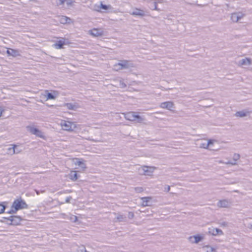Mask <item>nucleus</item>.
I'll return each instance as SVG.
<instances>
[{
    "instance_id": "f704fd0d",
    "label": "nucleus",
    "mask_w": 252,
    "mask_h": 252,
    "mask_svg": "<svg viewBox=\"0 0 252 252\" xmlns=\"http://www.w3.org/2000/svg\"><path fill=\"white\" fill-rule=\"evenodd\" d=\"M17 211H16L15 209L14 208H12V206H11V209L7 212V213L8 214H14L16 213Z\"/></svg>"
},
{
    "instance_id": "7c9ffc66",
    "label": "nucleus",
    "mask_w": 252,
    "mask_h": 252,
    "mask_svg": "<svg viewBox=\"0 0 252 252\" xmlns=\"http://www.w3.org/2000/svg\"><path fill=\"white\" fill-rule=\"evenodd\" d=\"M34 190L36 192L37 195H39L40 193H43L45 192V190L44 189H35Z\"/></svg>"
},
{
    "instance_id": "f03ea898",
    "label": "nucleus",
    "mask_w": 252,
    "mask_h": 252,
    "mask_svg": "<svg viewBox=\"0 0 252 252\" xmlns=\"http://www.w3.org/2000/svg\"><path fill=\"white\" fill-rule=\"evenodd\" d=\"M28 207L25 201L22 199H16L12 204V208L15 209L17 211L23 209H27Z\"/></svg>"
},
{
    "instance_id": "58836bf2",
    "label": "nucleus",
    "mask_w": 252,
    "mask_h": 252,
    "mask_svg": "<svg viewBox=\"0 0 252 252\" xmlns=\"http://www.w3.org/2000/svg\"><path fill=\"white\" fill-rule=\"evenodd\" d=\"M65 0H57V3L58 5H62L64 3Z\"/></svg>"
},
{
    "instance_id": "1a4fd4ad",
    "label": "nucleus",
    "mask_w": 252,
    "mask_h": 252,
    "mask_svg": "<svg viewBox=\"0 0 252 252\" xmlns=\"http://www.w3.org/2000/svg\"><path fill=\"white\" fill-rule=\"evenodd\" d=\"M208 232L214 236H216L217 235H221L223 234L221 229L217 228H215L213 227L209 228Z\"/></svg>"
},
{
    "instance_id": "0eeeda50",
    "label": "nucleus",
    "mask_w": 252,
    "mask_h": 252,
    "mask_svg": "<svg viewBox=\"0 0 252 252\" xmlns=\"http://www.w3.org/2000/svg\"><path fill=\"white\" fill-rule=\"evenodd\" d=\"M73 124L71 122L68 121H63L61 122V126L63 130L66 131H72V125Z\"/></svg>"
},
{
    "instance_id": "bb28decb",
    "label": "nucleus",
    "mask_w": 252,
    "mask_h": 252,
    "mask_svg": "<svg viewBox=\"0 0 252 252\" xmlns=\"http://www.w3.org/2000/svg\"><path fill=\"white\" fill-rule=\"evenodd\" d=\"M67 108L69 110H74L75 108V105L71 103H68L66 104Z\"/></svg>"
},
{
    "instance_id": "f8f14e48",
    "label": "nucleus",
    "mask_w": 252,
    "mask_h": 252,
    "mask_svg": "<svg viewBox=\"0 0 252 252\" xmlns=\"http://www.w3.org/2000/svg\"><path fill=\"white\" fill-rule=\"evenodd\" d=\"M243 16V14L241 13H234L232 14L231 19L233 22H237Z\"/></svg>"
},
{
    "instance_id": "09e8293b",
    "label": "nucleus",
    "mask_w": 252,
    "mask_h": 252,
    "mask_svg": "<svg viewBox=\"0 0 252 252\" xmlns=\"http://www.w3.org/2000/svg\"><path fill=\"white\" fill-rule=\"evenodd\" d=\"M147 2H150L152 0H144Z\"/></svg>"
},
{
    "instance_id": "39448f33",
    "label": "nucleus",
    "mask_w": 252,
    "mask_h": 252,
    "mask_svg": "<svg viewBox=\"0 0 252 252\" xmlns=\"http://www.w3.org/2000/svg\"><path fill=\"white\" fill-rule=\"evenodd\" d=\"M115 66L119 67L118 69H123L128 68L133 66V65L132 63H130L128 61L123 60L120 63H118L117 64H116Z\"/></svg>"
},
{
    "instance_id": "a19ab883",
    "label": "nucleus",
    "mask_w": 252,
    "mask_h": 252,
    "mask_svg": "<svg viewBox=\"0 0 252 252\" xmlns=\"http://www.w3.org/2000/svg\"><path fill=\"white\" fill-rule=\"evenodd\" d=\"M72 199V197L71 196H68L65 199V202L66 203H69L70 201V200Z\"/></svg>"
},
{
    "instance_id": "f3484780",
    "label": "nucleus",
    "mask_w": 252,
    "mask_h": 252,
    "mask_svg": "<svg viewBox=\"0 0 252 252\" xmlns=\"http://www.w3.org/2000/svg\"><path fill=\"white\" fill-rule=\"evenodd\" d=\"M65 44V42L63 40H59L56 43L54 44V46L57 49H62L63 48V45Z\"/></svg>"
},
{
    "instance_id": "c03bdc74",
    "label": "nucleus",
    "mask_w": 252,
    "mask_h": 252,
    "mask_svg": "<svg viewBox=\"0 0 252 252\" xmlns=\"http://www.w3.org/2000/svg\"><path fill=\"white\" fill-rule=\"evenodd\" d=\"M207 144H208V146L213 144V141L211 140H209L207 142Z\"/></svg>"
},
{
    "instance_id": "cd10ccee",
    "label": "nucleus",
    "mask_w": 252,
    "mask_h": 252,
    "mask_svg": "<svg viewBox=\"0 0 252 252\" xmlns=\"http://www.w3.org/2000/svg\"><path fill=\"white\" fill-rule=\"evenodd\" d=\"M47 98L48 99H53L55 98L54 95L51 93H48L47 94Z\"/></svg>"
},
{
    "instance_id": "c9c22d12",
    "label": "nucleus",
    "mask_w": 252,
    "mask_h": 252,
    "mask_svg": "<svg viewBox=\"0 0 252 252\" xmlns=\"http://www.w3.org/2000/svg\"><path fill=\"white\" fill-rule=\"evenodd\" d=\"M204 248L207 249V252H212L214 250L213 248L209 246H206Z\"/></svg>"
},
{
    "instance_id": "a211bd4d",
    "label": "nucleus",
    "mask_w": 252,
    "mask_h": 252,
    "mask_svg": "<svg viewBox=\"0 0 252 252\" xmlns=\"http://www.w3.org/2000/svg\"><path fill=\"white\" fill-rule=\"evenodd\" d=\"M151 197H142L141 199L142 200V205L143 206H149L148 202L151 200Z\"/></svg>"
},
{
    "instance_id": "ddd939ff",
    "label": "nucleus",
    "mask_w": 252,
    "mask_h": 252,
    "mask_svg": "<svg viewBox=\"0 0 252 252\" xmlns=\"http://www.w3.org/2000/svg\"><path fill=\"white\" fill-rule=\"evenodd\" d=\"M218 206L221 208H227L230 205V202L226 199L220 200L217 204Z\"/></svg>"
},
{
    "instance_id": "79ce46f5",
    "label": "nucleus",
    "mask_w": 252,
    "mask_h": 252,
    "mask_svg": "<svg viewBox=\"0 0 252 252\" xmlns=\"http://www.w3.org/2000/svg\"><path fill=\"white\" fill-rule=\"evenodd\" d=\"M236 161H235V160H233L232 161H228L227 163L228 164H230L231 165H236L237 163H236Z\"/></svg>"
},
{
    "instance_id": "c756f323",
    "label": "nucleus",
    "mask_w": 252,
    "mask_h": 252,
    "mask_svg": "<svg viewBox=\"0 0 252 252\" xmlns=\"http://www.w3.org/2000/svg\"><path fill=\"white\" fill-rule=\"evenodd\" d=\"M240 156L238 154H234L233 156V160L237 161L240 158Z\"/></svg>"
},
{
    "instance_id": "f257e3e1",
    "label": "nucleus",
    "mask_w": 252,
    "mask_h": 252,
    "mask_svg": "<svg viewBox=\"0 0 252 252\" xmlns=\"http://www.w3.org/2000/svg\"><path fill=\"white\" fill-rule=\"evenodd\" d=\"M125 118L128 121H136L139 123H141L144 121L143 118L134 112H130L125 114Z\"/></svg>"
},
{
    "instance_id": "dca6fc26",
    "label": "nucleus",
    "mask_w": 252,
    "mask_h": 252,
    "mask_svg": "<svg viewBox=\"0 0 252 252\" xmlns=\"http://www.w3.org/2000/svg\"><path fill=\"white\" fill-rule=\"evenodd\" d=\"M249 113V112L246 110H242L237 112L235 116L237 117H244L247 116V115Z\"/></svg>"
},
{
    "instance_id": "2eb2a0df",
    "label": "nucleus",
    "mask_w": 252,
    "mask_h": 252,
    "mask_svg": "<svg viewBox=\"0 0 252 252\" xmlns=\"http://www.w3.org/2000/svg\"><path fill=\"white\" fill-rule=\"evenodd\" d=\"M252 63L251 60L250 58H246L239 61V64L240 65H248Z\"/></svg>"
},
{
    "instance_id": "49530a36",
    "label": "nucleus",
    "mask_w": 252,
    "mask_h": 252,
    "mask_svg": "<svg viewBox=\"0 0 252 252\" xmlns=\"http://www.w3.org/2000/svg\"><path fill=\"white\" fill-rule=\"evenodd\" d=\"M3 111V110L2 109L1 107H0V117L1 116Z\"/></svg>"
},
{
    "instance_id": "20e7f679",
    "label": "nucleus",
    "mask_w": 252,
    "mask_h": 252,
    "mask_svg": "<svg viewBox=\"0 0 252 252\" xmlns=\"http://www.w3.org/2000/svg\"><path fill=\"white\" fill-rule=\"evenodd\" d=\"M155 168V167L153 166H144L139 169V171L141 174L151 176L154 172Z\"/></svg>"
},
{
    "instance_id": "e433bc0d",
    "label": "nucleus",
    "mask_w": 252,
    "mask_h": 252,
    "mask_svg": "<svg viewBox=\"0 0 252 252\" xmlns=\"http://www.w3.org/2000/svg\"><path fill=\"white\" fill-rule=\"evenodd\" d=\"M135 190L137 192H141L143 191V189L141 187H137L135 188Z\"/></svg>"
},
{
    "instance_id": "37998d69",
    "label": "nucleus",
    "mask_w": 252,
    "mask_h": 252,
    "mask_svg": "<svg viewBox=\"0 0 252 252\" xmlns=\"http://www.w3.org/2000/svg\"><path fill=\"white\" fill-rule=\"evenodd\" d=\"M170 186H167V187L165 188V190L167 192H168L170 190Z\"/></svg>"
},
{
    "instance_id": "2f4dec72",
    "label": "nucleus",
    "mask_w": 252,
    "mask_h": 252,
    "mask_svg": "<svg viewBox=\"0 0 252 252\" xmlns=\"http://www.w3.org/2000/svg\"><path fill=\"white\" fill-rule=\"evenodd\" d=\"M70 220L73 222H76L78 220V218L76 216L71 215L70 218Z\"/></svg>"
},
{
    "instance_id": "412c9836",
    "label": "nucleus",
    "mask_w": 252,
    "mask_h": 252,
    "mask_svg": "<svg viewBox=\"0 0 252 252\" xmlns=\"http://www.w3.org/2000/svg\"><path fill=\"white\" fill-rule=\"evenodd\" d=\"M116 219L119 222H125L126 220V217L123 215H119Z\"/></svg>"
},
{
    "instance_id": "6e6552de",
    "label": "nucleus",
    "mask_w": 252,
    "mask_h": 252,
    "mask_svg": "<svg viewBox=\"0 0 252 252\" xmlns=\"http://www.w3.org/2000/svg\"><path fill=\"white\" fill-rule=\"evenodd\" d=\"M89 33L91 35L94 37L101 36L103 35V30L98 29H93L89 31Z\"/></svg>"
},
{
    "instance_id": "de8ad7c7",
    "label": "nucleus",
    "mask_w": 252,
    "mask_h": 252,
    "mask_svg": "<svg viewBox=\"0 0 252 252\" xmlns=\"http://www.w3.org/2000/svg\"><path fill=\"white\" fill-rule=\"evenodd\" d=\"M249 227L250 229H252V223H251V224H249Z\"/></svg>"
},
{
    "instance_id": "b1692460",
    "label": "nucleus",
    "mask_w": 252,
    "mask_h": 252,
    "mask_svg": "<svg viewBox=\"0 0 252 252\" xmlns=\"http://www.w3.org/2000/svg\"><path fill=\"white\" fill-rule=\"evenodd\" d=\"M76 164L79 166L82 169L86 168V164L82 161H80V160L77 161V162L76 163Z\"/></svg>"
},
{
    "instance_id": "393cba45",
    "label": "nucleus",
    "mask_w": 252,
    "mask_h": 252,
    "mask_svg": "<svg viewBox=\"0 0 252 252\" xmlns=\"http://www.w3.org/2000/svg\"><path fill=\"white\" fill-rule=\"evenodd\" d=\"M194 239V243L197 244L203 239V237L200 235H195L193 237Z\"/></svg>"
},
{
    "instance_id": "c85d7f7f",
    "label": "nucleus",
    "mask_w": 252,
    "mask_h": 252,
    "mask_svg": "<svg viewBox=\"0 0 252 252\" xmlns=\"http://www.w3.org/2000/svg\"><path fill=\"white\" fill-rule=\"evenodd\" d=\"M119 86L121 88H125L126 87V84L122 80L119 81Z\"/></svg>"
},
{
    "instance_id": "5701e85b",
    "label": "nucleus",
    "mask_w": 252,
    "mask_h": 252,
    "mask_svg": "<svg viewBox=\"0 0 252 252\" xmlns=\"http://www.w3.org/2000/svg\"><path fill=\"white\" fill-rule=\"evenodd\" d=\"M100 8L104 9V10H108V9H111L112 8V7L111 5H106L103 4L102 2H101L100 5Z\"/></svg>"
},
{
    "instance_id": "ea45409f",
    "label": "nucleus",
    "mask_w": 252,
    "mask_h": 252,
    "mask_svg": "<svg viewBox=\"0 0 252 252\" xmlns=\"http://www.w3.org/2000/svg\"><path fill=\"white\" fill-rule=\"evenodd\" d=\"M134 217V214L132 212H129L128 214V218L129 219H132Z\"/></svg>"
},
{
    "instance_id": "a18cd8bd",
    "label": "nucleus",
    "mask_w": 252,
    "mask_h": 252,
    "mask_svg": "<svg viewBox=\"0 0 252 252\" xmlns=\"http://www.w3.org/2000/svg\"><path fill=\"white\" fill-rule=\"evenodd\" d=\"M221 225H223V226H226L227 225V223L226 222H223L221 223Z\"/></svg>"
},
{
    "instance_id": "9b49d317",
    "label": "nucleus",
    "mask_w": 252,
    "mask_h": 252,
    "mask_svg": "<svg viewBox=\"0 0 252 252\" xmlns=\"http://www.w3.org/2000/svg\"><path fill=\"white\" fill-rule=\"evenodd\" d=\"M130 14L134 16L143 17L146 15L145 12L143 10L135 8V10L130 13Z\"/></svg>"
},
{
    "instance_id": "a878e982",
    "label": "nucleus",
    "mask_w": 252,
    "mask_h": 252,
    "mask_svg": "<svg viewBox=\"0 0 252 252\" xmlns=\"http://www.w3.org/2000/svg\"><path fill=\"white\" fill-rule=\"evenodd\" d=\"M150 7L152 10H158V8L157 7V3L156 1H154V2H153L151 4Z\"/></svg>"
},
{
    "instance_id": "473e14b6",
    "label": "nucleus",
    "mask_w": 252,
    "mask_h": 252,
    "mask_svg": "<svg viewBox=\"0 0 252 252\" xmlns=\"http://www.w3.org/2000/svg\"><path fill=\"white\" fill-rule=\"evenodd\" d=\"M14 151H15V154H17L21 153L22 150L21 149H19L17 148V146L16 145H14Z\"/></svg>"
},
{
    "instance_id": "4c0bfd02",
    "label": "nucleus",
    "mask_w": 252,
    "mask_h": 252,
    "mask_svg": "<svg viewBox=\"0 0 252 252\" xmlns=\"http://www.w3.org/2000/svg\"><path fill=\"white\" fill-rule=\"evenodd\" d=\"M200 147L201 148L206 149V148H208V147L209 146H208V144H207V143H204L201 144L200 145Z\"/></svg>"
},
{
    "instance_id": "9d476101",
    "label": "nucleus",
    "mask_w": 252,
    "mask_h": 252,
    "mask_svg": "<svg viewBox=\"0 0 252 252\" xmlns=\"http://www.w3.org/2000/svg\"><path fill=\"white\" fill-rule=\"evenodd\" d=\"M160 106L162 108L171 110L172 108H173L174 104L171 101H166L161 103Z\"/></svg>"
},
{
    "instance_id": "8fccbe9b",
    "label": "nucleus",
    "mask_w": 252,
    "mask_h": 252,
    "mask_svg": "<svg viewBox=\"0 0 252 252\" xmlns=\"http://www.w3.org/2000/svg\"><path fill=\"white\" fill-rule=\"evenodd\" d=\"M83 249H84V251H82V252H89L85 250V248H84Z\"/></svg>"
},
{
    "instance_id": "4468645a",
    "label": "nucleus",
    "mask_w": 252,
    "mask_h": 252,
    "mask_svg": "<svg viewBox=\"0 0 252 252\" xmlns=\"http://www.w3.org/2000/svg\"><path fill=\"white\" fill-rule=\"evenodd\" d=\"M59 21L61 24H70L71 22V19L65 16H62L59 17Z\"/></svg>"
},
{
    "instance_id": "6ab92c4d",
    "label": "nucleus",
    "mask_w": 252,
    "mask_h": 252,
    "mask_svg": "<svg viewBox=\"0 0 252 252\" xmlns=\"http://www.w3.org/2000/svg\"><path fill=\"white\" fill-rule=\"evenodd\" d=\"M6 53L9 56L15 57L17 55L18 51L14 49H9L7 50Z\"/></svg>"
},
{
    "instance_id": "aec40b11",
    "label": "nucleus",
    "mask_w": 252,
    "mask_h": 252,
    "mask_svg": "<svg viewBox=\"0 0 252 252\" xmlns=\"http://www.w3.org/2000/svg\"><path fill=\"white\" fill-rule=\"evenodd\" d=\"M70 176V178L72 181H75L78 179V175L76 171L71 172Z\"/></svg>"
},
{
    "instance_id": "423d86ee",
    "label": "nucleus",
    "mask_w": 252,
    "mask_h": 252,
    "mask_svg": "<svg viewBox=\"0 0 252 252\" xmlns=\"http://www.w3.org/2000/svg\"><path fill=\"white\" fill-rule=\"evenodd\" d=\"M4 218L9 220L10 221V223H9V224H12V225L19 224L20 223V221L21 220L20 217L14 216H11L8 218Z\"/></svg>"
},
{
    "instance_id": "7ed1b4c3",
    "label": "nucleus",
    "mask_w": 252,
    "mask_h": 252,
    "mask_svg": "<svg viewBox=\"0 0 252 252\" xmlns=\"http://www.w3.org/2000/svg\"><path fill=\"white\" fill-rule=\"evenodd\" d=\"M27 129L32 134L35 135L38 137L44 139L45 136L43 134V133L41 130L35 127L34 126H27Z\"/></svg>"
},
{
    "instance_id": "3c124183",
    "label": "nucleus",
    "mask_w": 252,
    "mask_h": 252,
    "mask_svg": "<svg viewBox=\"0 0 252 252\" xmlns=\"http://www.w3.org/2000/svg\"><path fill=\"white\" fill-rule=\"evenodd\" d=\"M192 238V237H190L189 239H191Z\"/></svg>"
},
{
    "instance_id": "4be33fe9",
    "label": "nucleus",
    "mask_w": 252,
    "mask_h": 252,
    "mask_svg": "<svg viewBox=\"0 0 252 252\" xmlns=\"http://www.w3.org/2000/svg\"><path fill=\"white\" fill-rule=\"evenodd\" d=\"M7 153L10 155H13L15 154L14 145H13L12 147H9L7 148Z\"/></svg>"
},
{
    "instance_id": "72a5a7b5",
    "label": "nucleus",
    "mask_w": 252,
    "mask_h": 252,
    "mask_svg": "<svg viewBox=\"0 0 252 252\" xmlns=\"http://www.w3.org/2000/svg\"><path fill=\"white\" fill-rule=\"evenodd\" d=\"M5 206L3 205L2 204H0V214H1L4 212L5 210Z\"/></svg>"
}]
</instances>
